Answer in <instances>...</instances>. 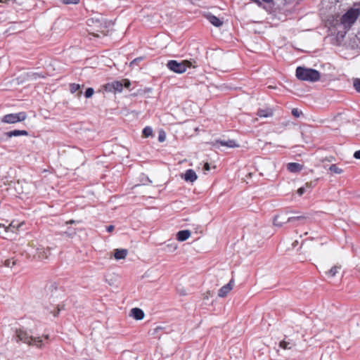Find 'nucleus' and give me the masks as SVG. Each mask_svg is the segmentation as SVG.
<instances>
[{
    "label": "nucleus",
    "mask_w": 360,
    "mask_h": 360,
    "mask_svg": "<svg viewBox=\"0 0 360 360\" xmlns=\"http://www.w3.org/2000/svg\"><path fill=\"white\" fill-rule=\"evenodd\" d=\"M160 170L156 169L151 172V174L148 176V179L149 182L152 184H155L158 181V176L160 175Z\"/></svg>",
    "instance_id": "21"
},
{
    "label": "nucleus",
    "mask_w": 360,
    "mask_h": 360,
    "mask_svg": "<svg viewBox=\"0 0 360 360\" xmlns=\"http://www.w3.org/2000/svg\"><path fill=\"white\" fill-rule=\"evenodd\" d=\"M82 223V221L81 220L80 217H76L75 219H69L65 221V224L67 225L72 224H80Z\"/></svg>",
    "instance_id": "30"
},
{
    "label": "nucleus",
    "mask_w": 360,
    "mask_h": 360,
    "mask_svg": "<svg viewBox=\"0 0 360 360\" xmlns=\"http://www.w3.org/2000/svg\"><path fill=\"white\" fill-rule=\"evenodd\" d=\"M225 145L229 146V147H233L234 146V144L233 143L232 141H230L229 143H226Z\"/></svg>",
    "instance_id": "49"
},
{
    "label": "nucleus",
    "mask_w": 360,
    "mask_h": 360,
    "mask_svg": "<svg viewBox=\"0 0 360 360\" xmlns=\"http://www.w3.org/2000/svg\"><path fill=\"white\" fill-rule=\"evenodd\" d=\"M130 86L131 82L128 79H122L120 81H113L105 84L103 86V89L106 91L111 92L115 95L117 93H122L123 87L128 89Z\"/></svg>",
    "instance_id": "6"
},
{
    "label": "nucleus",
    "mask_w": 360,
    "mask_h": 360,
    "mask_svg": "<svg viewBox=\"0 0 360 360\" xmlns=\"http://www.w3.org/2000/svg\"><path fill=\"white\" fill-rule=\"evenodd\" d=\"M17 260L14 258L8 259L5 261L4 265L7 267H13L16 264Z\"/></svg>",
    "instance_id": "29"
},
{
    "label": "nucleus",
    "mask_w": 360,
    "mask_h": 360,
    "mask_svg": "<svg viewBox=\"0 0 360 360\" xmlns=\"http://www.w3.org/2000/svg\"><path fill=\"white\" fill-rule=\"evenodd\" d=\"M179 178L186 185L193 186L199 180V174L198 171L190 168L182 172L179 174Z\"/></svg>",
    "instance_id": "7"
},
{
    "label": "nucleus",
    "mask_w": 360,
    "mask_h": 360,
    "mask_svg": "<svg viewBox=\"0 0 360 360\" xmlns=\"http://www.w3.org/2000/svg\"><path fill=\"white\" fill-rule=\"evenodd\" d=\"M82 161L81 152L77 149L69 148L61 154L62 164L68 168H77Z\"/></svg>",
    "instance_id": "2"
},
{
    "label": "nucleus",
    "mask_w": 360,
    "mask_h": 360,
    "mask_svg": "<svg viewBox=\"0 0 360 360\" xmlns=\"http://www.w3.org/2000/svg\"><path fill=\"white\" fill-rule=\"evenodd\" d=\"M296 77L300 80L316 82L320 79V73L313 69L299 67L296 70Z\"/></svg>",
    "instance_id": "5"
},
{
    "label": "nucleus",
    "mask_w": 360,
    "mask_h": 360,
    "mask_svg": "<svg viewBox=\"0 0 360 360\" xmlns=\"http://www.w3.org/2000/svg\"><path fill=\"white\" fill-rule=\"evenodd\" d=\"M87 31L94 37L117 36L124 32V25L102 15H96L86 21Z\"/></svg>",
    "instance_id": "1"
},
{
    "label": "nucleus",
    "mask_w": 360,
    "mask_h": 360,
    "mask_svg": "<svg viewBox=\"0 0 360 360\" xmlns=\"http://www.w3.org/2000/svg\"><path fill=\"white\" fill-rule=\"evenodd\" d=\"M106 231L108 232V233H111L113 231L114 229H115V226H106Z\"/></svg>",
    "instance_id": "44"
},
{
    "label": "nucleus",
    "mask_w": 360,
    "mask_h": 360,
    "mask_svg": "<svg viewBox=\"0 0 360 360\" xmlns=\"http://www.w3.org/2000/svg\"><path fill=\"white\" fill-rule=\"evenodd\" d=\"M62 2L65 4H77L79 0H61Z\"/></svg>",
    "instance_id": "37"
},
{
    "label": "nucleus",
    "mask_w": 360,
    "mask_h": 360,
    "mask_svg": "<svg viewBox=\"0 0 360 360\" xmlns=\"http://www.w3.org/2000/svg\"><path fill=\"white\" fill-rule=\"evenodd\" d=\"M233 286V281L231 280L229 283L222 286L218 291V296L219 297H225L227 294L232 290Z\"/></svg>",
    "instance_id": "15"
},
{
    "label": "nucleus",
    "mask_w": 360,
    "mask_h": 360,
    "mask_svg": "<svg viewBox=\"0 0 360 360\" xmlns=\"http://www.w3.org/2000/svg\"><path fill=\"white\" fill-rule=\"evenodd\" d=\"M252 176H253V174L252 172H250L246 175V177L248 179H251L252 177Z\"/></svg>",
    "instance_id": "50"
},
{
    "label": "nucleus",
    "mask_w": 360,
    "mask_h": 360,
    "mask_svg": "<svg viewBox=\"0 0 360 360\" xmlns=\"http://www.w3.org/2000/svg\"><path fill=\"white\" fill-rule=\"evenodd\" d=\"M354 222H360V213L353 216Z\"/></svg>",
    "instance_id": "41"
},
{
    "label": "nucleus",
    "mask_w": 360,
    "mask_h": 360,
    "mask_svg": "<svg viewBox=\"0 0 360 360\" xmlns=\"http://www.w3.org/2000/svg\"><path fill=\"white\" fill-rule=\"evenodd\" d=\"M8 137L18 136H27L28 132L25 130H14L8 131L6 134Z\"/></svg>",
    "instance_id": "23"
},
{
    "label": "nucleus",
    "mask_w": 360,
    "mask_h": 360,
    "mask_svg": "<svg viewBox=\"0 0 360 360\" xmlns=\"http://www.w3.org/2000/svg\"><path fill=\"white\" fill-rule=\"evenodd\" d=\"M65 233L69 236V237H72L74 235H75V231L74 229H71V228H69V230L66 232H65Z\"/></svg>",
    "instance_id": "39"
},
{
    "label": "nucleus",
    "mask_w": 360,
    "mask_h": 360,
    "mask_svg": "<svg viewBox=\"0 0 360 360\" xmlns=\"http://www.w3.org/2000/svg\"><path fill=\"white\" fill-rule=\"evenodd\" d=\"M329 170L334 174H340L343 170L336 165H332L329 167Z\"/></svg>",
    "instance_id": "25"
},
{
    "label": "nucleus",
    "mask_w": 360,
    "mask_h": 360,
    "mask_svg": "<svg viewBox=\"0 0 360 360\" xmlns=\"http://www.w3.org/2000/svg\"><path fill=\"white\" fill-rule=\"evenodd\" d=\"M345 34H346V31H341L338 34L337 41L339 44H341Z\"/></svg>",
    "instance_id": "34"
},
{
    "label": "nucleus",
    "mask_w": 360,
    "mask_h": 360,
    "mask_svg": "<svg viewBox=\"0 0 360 360\" xmlns=\"http://www.w3.org/2000/svg\"><path fill=\"white\" fill-rule=\"evenodd\" d=\"M207 19L215 27H221L223 25V20L213 15H207Z\"/></svg>",
    "instance_id": "19"
},
{
    "label": "nucleus",
    "mask_w": 360,
    "mask_h": 360,
    "mask_svg": "<svg viewBox=\"0 0 360 360\" xmlns=\"http://www.w3.org/2000/svg\"><path fill=\"white\" fill-rule=\"evenodd\" d=\"M19 227L20 226H0V237L6 240L13 239V236L18 230Z\"/></svg>",
    "instance_id": "11"
},
{
    "label": "nucleus",
    "mask_w": 360,
    "mask_h": 360,
    "mask_svg": "<svg viewBox=\"0 0 360 360\" xmlns=\"http://www.w3.org/2000/svg\"><path fill=\"white\" fill-rule=\"evenodd\" d=\"M297 193L301 195L304 193V188H300L298 190H297Z\"/></svg>",
    "instance_id": "45"
},
{
    "label": "nucleus",
    "mask_w": 360,
    "mask_h": 360,
    "mask_svg": "<svg viewBox=\"0 0 360 360\" xmlns=\"http://www.w3.org/2000/svg\"><path fill=\"white\" fill-rule=\"evenodd\" d=\"M31 190H32L31 188L26 186L25 188V189H23V188H22L21 189H19L18 193L20 194L29 193L31 191Z\"/></svg>",
    "instance_id": "38"
},
{
    "label": "nucleus",
    "mask_w": 360,
    "mask_h": 360,
    "mask_svg": "<svg viewBox=\"0 0 360 360\" xmlns=\"http://www.w3.org/2000/svg\"><path fill=\"white\" fill-rule=\"evenodd\" d=\"M13 338L17 342H22L29 345H35L37 347H41L42 346V339L40 337H33L24 328L16 329Z\"/></svg>",
    "instance_id": "3"
},
{
    "label": "nucleus",
    "mask_w": 360,
    "mask_h": 360,
    "mask_svg": "<svg viewBox=\"0 0 360 360\" xmlns=\"http://www.w3.org/2000/svg\"><path fill=\"white\" fill-rule=\"evenodd\" d=\"M273 223L274 225H283L286 224H307L309 223V221L303 215L281 214L274 218Z\"/></svg>",
    "instance_id": "4"
},
{
    "label": "nucleus",
    "mask_w": 360,
    "mask_h": 360,
    "mask_svg": "<svg viewBox=\"0 0 360 360\" xmlns=\"http://www.w3.org/2000/svg\"><path fill=\"white\" fill-rule=\"evenodd\" d=\"M191 233L189 230L179 231L176 234V238L178 241L184 242L190 237Z\"/></svg>",
    "instance_id": "17"
},
{
    "label": "nucleus",
    "mask_w": 360,
    "mask_h": 360,
    "mask_svg": "<svg viewBox=\"0 0 360 360\" xmlns=\"http://www.w3.org/2000/svg\"><path fill=\"white\" fill-rule=\"evenodd\" d=\"M166 139V134L165 131H160L158 136V140L160 142H163L165 141Z\"/></svg>",
    "instance_id": "36"
},
{
    "label": "nucleus",
    "mask_w": 360,
    "mask_h": 360,
    "mask_svg": "<svg viewBox=\"0 0 360 360\" xmlns=\"http://www.w3.org/2000/svg\"><path fill=\"white\" fill-rule=\"evenodd\" d=\"M13 223H18V225H22L25 223V221H11L9 225H11Z\"/></svg>",
    "instance_id": "47"
},
{
    "label": "nucleus",
    "mask_w": 360,
    "mask_h": 360,
    "mask_svg": "<svg viewBox=\"0 0 360 360\" xmlns=\"http://www.w3.org/2000/svg\"><path fill=\"white\" fill-rule=\"evenodd\" d=\"M127 255V250L125 249H115L114 256L116 259H124Z\"/></svg>",
    "instance_id": "22"
},
{
    "label": "nucleus",
    "mask_w": 360,
    "mask_h": 360,
    "mask_svg": "<svg viewBox=\"0 0 360 360\" xmlns=\"http://www.w3.org/2000/svg\"><path fill=\"white\" fill-rule=\"evenodd\" d=\"M26 119L25 112H19L15 114H8L4 117L3 122L8 124H14L18 122L24 121Z\"/></svg>",
    "instance_id": "12"
},
{
    "label": "nucleus",
    "mask_w": 360,
    "mask_h": 360,
    "mask_svg": "<svg viewBox=\"0 0 360 360\" xmlns=\"http://www.w3.org/2000/svg\"><path fill=\"white\" fill-rule=\"evenodd\" d=\"M354 86L355 89L360 93V79H355L354 81Z\"/></svg>",
    "instance_id": "35"
},
{
    "label": "nucleus",
    "mask_w": 360,
    "mask_h": 360,
    "mask_svg": "<svg viewBox=\"0 0 360 360\" xmlns=\"http://www.w3.org/2000/svg\"><path fill=\"white\" fill-rule=\"evenodd\" d=\"M292 115L296 117H299L300 115V112L297 108H294L292 110Z\"/></svg>",
    "instance_id": "40"
},
{
    "label": "nucleus",
    "mask_w": 360,
    "mask_h": 360,
    "mask_svg": "<svg viewBox=\"0 0 360 360\" xmlns=\"http://www.w3.org/2000/svg\"><path fill=\"white\" fill-rule=\"evenodd\" d=\"M187 162V160L186 159H183V160H181L178 162V165H182L184 163L186 162Z\"/></svg>",
    "instance_id": "46"
},
{
    "label": "nucleus",
    "mask_w": 360,
    "mask_h": 360,
    "mask_svg": "<svg viewBox=\"0 0 360 360\" xmlns=\"http://www.w3.org/2000/svg\"><path fill=\"white\" fill-rule=\"evenodd\" d=\"M29 255H32V257L34 258H36L39 260H43L47 259L49 256L51 255V250L48 248H37L34 250V252L29 253Z\"/></svg>",
    "instance_id": "13"
},
{
    "label": "nucleus",
    "mask_w": 360,
    "mask_h": 360,
    "mask_svg": "<svg viewBox=\"0 0 360 360\" xmlns=\"http://www.w3.org/2000/svg\"><path fill=\"white\" fill-rule=\"evenodd\" d=\"M176 248H177V244L175 242L172 241L171 243H169L168 244H167L165 250L168 252H172L175 251L176 250Z\"/></svg>",
    "instance_id": "26"
},
{
    "label": "nucleus",
    "mask_w": 360,
    "mask_h": 360,
    "mask_svg": "<svg viewBox=\"0 0 360 360\" xmlns=\"http://www.w3.org/2000/svg\"><path fill=\"white\" fill-rule=\"evenodd\" d=\"M162 330L163 328L162 326H158L150 330V335L155 336V338H158L160 332L162 331Z\"/></svg>",
    "instance_id": "27"
},
{
    "label": "nucleus",
    "mask_w": 360,
    "mask_h": 360,
    "mask_svg": "<svg viewBox=\"0 0 360 360\" xmlns=\"http://www.w3.org/2000/svg\"><path fill=\"white\" fill-rule=\"evenodd\" d=\"M341 269V265H335L332 266L329 270L326 271L325 272V275L327 277V278H334L339 273Z\"/></svg>",
    "instance_id": "16"
},
{
    "label": "nucleus",
    "mask_w": 360,
    "mask_h": 360,
    "mask_svg": "<svg viewBox=\"0 0 360 360\" xmlns=\"http://www.w3.org/2000/svg\"><path fill=\"white\" fill-rule=\"evenodd\" d=\"M70 91L72 94H74V93L78 91V94H77L78 97H79L81 96V94H82V91L81 90V86L78 84H71L70 85Z\"/></svg>",
    "instance_id": "24"
},
{
    "label": "nucleus",
    "mask_w": 360,
    "mask_h": 360,
    "mask_svg": "<svg viewBox=\"0 0 360 360\" xmlns=\"http://www.w3.org/2000/svg\"><path fill=\"white\" fill-rule=\"evenodd\" d=\"M60 309L58 308V309L54 312L53 316H57L59 314Z\"/></svg>",
    "instance_id": "48"
},
{
    "label": "nucleus",
    "mask_w": 360,
    "mask_h": 360,
    "mask_svg": "<svg viewBox=\"0 0 360 360\" xmlns=\"http://www.w3.org/2000/svg\"><path fill=\"white\" fill-rule=\"evenodd\" d=\"M142 218H143V221H141L142 223H152V222H153L152 221L153 216H151V215L146 214V215L143 216Z\"/></svg>",
    "instance_id": "33"
},
{
    "label": "nucleus",
    "mask_w": 360,
    "mask_h": 360,
    "mask_svg": "<svg viewBox=\"0 0 360 360\" xmlns=\"http://www.w3.org/2000/svg\"><path fill=\"white\" fill-rule=\"evenodd\" d=\"M203 169H204L205 171H209V170L210 169V167L209 163H207V162L205 163L204 167H203Z\"/></svg>",
    "instance_id": "43"
},
{
    "label": "nucleus",
    "mask_w": 360,
    "mask_h": 360,
    "mask_svg": "<svg viewBox=\"0 0 360 360\" xmlns=\"http://www.w3.org/2000/svg\"><path fill=\"white\" fill-rule=\"evenodd\" d=\"M287 168L290 172H299L302 169L303 166L298 163L291 162L288 164Z\"/></svg>",
    "instance_id": "20"
},
{
    "label": "nucleus",
    "mask_w": 360,
    "mask_h": 360,
    "mask_svg": "<svg viewBox=\"0 0 360 360\" xmlns=\"http://www.w3.org/2000/svg\"><path fill=\"white\" fill-rule=\"evenodd\" d=\"M94 94V90L93 88H88L84 94V96L86 98H91Z\"/></svg>",
    "instance_id": "32"
},
{
    "label": "nucleus",
    "mask_w": 360,
    "mask_h": 360,
    "mask_svg": "<svg viewBox=\"0 0 360 360\" xmlns=\"http://www.w3.org/2000/svg\"><path fill=\"white\" fill-rule=\"evenodd\" d=\"M279 346L284 349H290L292 347L291 344L289 342L285 340L280 342Z\"/></svg>",
    "instance_id": "31"
},
{
    "label": "nucleus",
    "mask_w": 360,
    "mask_h": 360,
    "mask_svg": "<svg viewBox=\"0 0 360 360\" xmlns=\"http://www.w3.org/2000/svg\"><path fill=\"white\" fill-rule=\"evenodd\" d=\"M153 134V129L150 127H146L143 130V135L144 137L147 138Z\"/></svg>",
    "instance_id": "28"
},
{
    "label": "nucleus",
    "mask_w": 360,
    "mask_h": 360,
    "mask_svg": "<svg viewBox=\"0 0 360 360\" xmlns=\"http://www.w3.org/2000/svg\"><path fill=\"white\" fill-rule=\"evenodd\" d=\"M130 315L136 320H142L144 318V312L142 309L135 307L131 309Z\"/></svg>",
    "instance_id": "18"
},
{
    "label": "nucleus",
    "mask_w": 360,
    "mask_h": 360,
    "mask_svg": "<svg viewBox=\"0 0 360 360\" xmlns=\"http://www.w3.org/2000/svg\"><path fill=\"white\" fill-rule=\"evenodd\" d=\"M359 14L360 12L359 9L352 8L349 10L342 17V23L344 25L345 27L350 26L356 21Z\"/></svg>",
    "instance_id": "9"
},
{
    "label": "nucleus",
    "mask_w": 360,
    "mask_h": 360,
    "mask_svg": "<svg viewBox=\"0 0 360 360\" xmlns=\"http://www.w3.org/2000/svg\"><path fill=\"white\" fill-rule=\"evenodd\" d=\"M6 0H0V2H1V3H4V2H6Z\"/></svg>",
    "instance_id": "51"
},
{
    "label": "nucleus",
    "mask_w": 360,
    "mask_h": 360,
    "mask_svg": "<svg viewBox=\"0 0 360 360\" xmlns=\"http://www.w3.org/2000/svg\"><path fill=\"white\" fill-rule=\"evenodd\" d=\"M354 157L356 158V159H359L360 160V150H357L354 153Z\"/></svg>",
    "instance_id": "42"
},
{
    "label": "nucleus",
    "mask_w": 360,
    "mask_h": 360,
    "mask_svg": "<svg viewBox=\"0 0 360 360\" xmlns=\"http://www.w3.org/2000/svg\"><path fill=\"white\" fill-rule=\"evenodd\" d=\"M257 115L264 120L271 119L274 115V110L271 107L263 108L258 110Z\"/></svg>",
    "instance_id": "14"
},
{
    "label": "nucleus",
    "mask_w": 360,
    "mask_h": 360,
    "mask_svg": "<svg viewBox=\"0 0 360 360\" xmlns=\"http://www.w3.org/2000/svg\"><path fill=\"white\" fill-rule=\"evenodd\" d=\"M261 174L267 177H274L276 165L274 162H264L260 167Z\"/></svg>",
    "instance_id": "10"
},
{
    "label": "nucleus",
    "mask_w": 360,
    "mask_h": 360,
    "mask_svg": "<svg viewBox=\"0 0 360 360\" xmlns=\"http://www.w3.org/2000/svg\"><path fill=\"white\" fill-rule=\"evenodd\" d=\"M44 338L48 340L49 339V335H45Z\"/></svg>",
    "instance_id": "52"
},
{
    "label": "nucleus",
    "mask_w": 360,
    "mask_h": 360,
    "mask_svg": "<svg viewBox=\"0 0 360 360\" xmlns=\"http://www.w3.org/2000/svg\"><path fill=\"white\" fill-rule=\"evenodd\" d=\"M191 65V63L188 60H183L181 62H177L176 60H169L167 67L172 72L178 74H181L186 72L187 68Z\"/></svg>",
    "instance_id": "8"
}]
</instances>
